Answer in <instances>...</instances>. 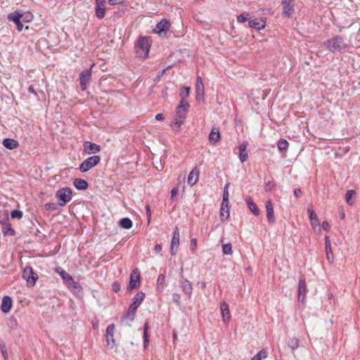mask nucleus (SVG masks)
I'll return each mask as SVG.
<instances>
[{
	"instance_id": "42",
	"label": "nucleus",
	"mask_w": 360,
	"mask_h": 360,
	"mask_svg": "<svg viewBox=\"0 0 360 360\" xmlns=\"http://www.w3.org/2000/svg\"><path fill=\"white\" fill-rule=\"evenodd\" d=\"M275 186H276V183L273 181H269L266 184L264 188H265L266 191H270L273 188H274Z\"/></svg>"
},
{
	"instance_id": "55",
	"label": "nucleus",
	"mask_w": 360,
	"mask_h": 360,
	"mask_svg": "<svg viewBox=\"0 0 360 360\" xmlns=\"http://www.w3.org/2000/svg\"><path fill=\"white\" fill-rule=\"evenodd\" d=\"M325 245H326L325 248H329V247H331V244H330V241L329 237L327 236L325 237Z\"/></svg>"
},
{
	"instance_id": "62",
	"label": "nucleus",
	"mask_w": 360,
	"mask_h": 360,
	"mask_svg": "<svg viewBox=\"0 0 360 360\" xmlns=\"http://www.w3.org/2000/svg\"><path fill=\"white\" fill-rule=\"evenodd\" d=\"M177 188H174L172 191H171V197L172 198H174L176 196V195L177 194Z\"/></svg>"
},
{
	"instance_id": "4",
	"label": "nucleus",
	"mask_w": 360,
	"mask_h": 360,
	"mask_svg": "<svg viewBox=\"0 0 360 360\" xmlns=\"http://www.w3.org/2000/svg\"><path fill=\"white\" fill-rule=\"evenodd\" d=\"M72 189L70 188H63L59 189L56 193V197L59 199V205L64 206L68 202L72 199Z\"/></svg>"
},
{
	"instance_id": "8",
	"label": "nucleus",
	"mask_w": 360,
	"mask_h": 360,
	"mask_svg": "<svg viewBox=\"0 0 360 360\" xmlns=\"http://www.w3.org/2000/svg\"><path fill=\"white\" fill-rule=\"evenodd\" d=\"M94 65L91 66L93 67ZM91 68L82 71L79 74V82L82 91H85L87 88V84L91 80Z\"/></svg>"
},
{
	"instance_id": "14",
	"label": "nucleus",
	"mask_w": 360,
	"mask_h": 360,
	"mask_svg": "<svg viewBox=\"0 0 360 360\" xmlns=\"http://www.w3.org/2000/svg\"><path fill=\"white\" fill-rule=\"evenodd\" d=\"M170 26L169 22L167 20L163 19L156 25L155 32L160 36H165L166 31Z\"/></svg>"
},
{
	"instance_id": "27",
	"label": "nucleus",
	"mask_w": 360,
	"mask_h": 360,
	"mask_svg": "<svg viewBox=\"0 0 360 360\" xmlns=\"http://www.w3.org/2000/svg\"><path fill=\"white\" fill-rule=\"evenodd\" d=\"M220 140V132L218 129L213 128L209 135V141L210 143L215 144Z\"/></svg>"
},
{
	"instance_id": "46",
	"label": "nucleus",
	"mask_w": 360,
	"mask_h": 360,
	"mask_svg": "<svg viewBox=\"0 0 360 360\" xmlns=\"http://www.w3.org/2000/svg\"><path fill=\"white\" fill-rule=\"evenodd\" d=\"M256 356L261 360L262 359H264L267 356V352L264 349H262L256 354Z\"/></svg>"
},
{
	"instance_id": "39",
	"label": "nucleus",
	"mask_w": 360,
	"mask_h": 360,
	"mask_svg": "<svg viewBox=\"0 0 360 360\" xmlns=\"http://www.w3.org/2000/svg\"><path fill=\"white\" fill-rule=\"evenodd\" d=\"M222 248H222L223 253L224 255H231L232 254V252H233L232 245L230 243L223 245Z\"/></svg>"
},
{
	"instance_id": "33",
	"label": "nucleus",
	"mask_w": 360,
	"mask_h": 360,
	"mask_svg": "<svg viewBox=\"0 0 360 360\" xmlns=\"http://www.w3.org/2000/svg\"><path fill=\"white\" fill-rule=\"evenodd\" d=\"M179 232L177 227L175 228L174 231L173 232V236L172 238L171 245H172V247L178 246L179 245Z\"/></svg>"
},
{
	"instance_id": "51",
	"label": "nucleus",
	"mask_w": 360,
	"mask_h": 360,
	"mask_svg": "<svg viewBox=\"0 0 360 360\" xmlns=\"http://www.w3.org/2000/svg\"><path fill=\"white\" fill-rule=\"evenodd\" d=\"M237 19L238 21L241 23L245 22L246 20H248L247 18L244 15V14H240L237 17Z\"/></svg>"
},
{
	"instance_id": "60",
	"label": "nucleus",
	"mask_w": 360,
	"mask_h": 360,
	"mask_svg": "<svg viewBox=\"0 0 360 360\" xmlns=\"http://www.w3.org/2000/svg\"><path fill=\"white\" fill-rule=\"evenodd\" d=\"M22 21L30 22L32 19V16L30 14L25 16V18H22Z\"/></svg>"
},
{
	"instance_id": "48",
	"label": "nucleus",
	"mask_w": 360,
	"mask_h": 360,
	"mask_svg": "<svg viewBox=\"0 0 360 360\" xmlns=\"http://www.w3.org/2000/svg\"><path fill=\"white\" fill-rule=\"evenodd\" d=\"M197 245V240L195 238H193L191 241V249L193 252L195 251V248Z\"/></svg>"
},
{
	"instance_id": "64",
	"label": "nucleus",
	"mask_w": 360,
	"mask_h": 360,
	"mask_svg": "<svg viewBox=\"0 0 360 360\" xmlns=\"http://www.w3.org/2000/svg\"><path fill=\"white\" fill-rule=\"evenodd\" d=\"M251 360H260L259 357H257L256 355H255Z\"/></svg>"
},
{
	"instance_id": "22",
	"label": "nucleus",
	"mask_w": 360,
	"mask_h": 360,
	"mask_svg": "<svg viewBox=\"0 0 360 360\" xmlns=\"http://www.w3.org/2000/svg\"><path fill=\"white\" fill-rule=\"evenodd\" d=\"M248 146V143L247 141H243L238 147L239 148V159L241 162H244L247 160L248 158V152L247 148Z\"/></svg>"
},
{
	"instance_id": "29",
	"label": "nucleus",
	"mask_w": 360,
	"mask_h": 360,
	"mask_svg": "<svg viewBox=\"0 0 360 360\" xmlns=\"http://www.w3.org/2000/svg\"><path fill=\"white\" fill-rule=\"evenodd\" d=\"M246 203L248 206V208L251 210V212L256 216L259 214V210L257 205L254 202L251 198H248L245 200Z\"/></svg>"
},
{
	"instance_id": "3",
	"label": "nucleus",
	"mask_w": 360,
	"mask_h": 360,
	"mask_svg": "<svg viewBox=\"0 0 360 360\" xmlns=\"http://www.w3.org/2000/svg\"><path fill=\"white\" fill-rule=\"evenodd\" d=\"M150 47L149 39L146 37H141L135 48L138 56L141 58H146L148 56Z\"/></svg>"
},
{
	"instance_id": "50",
	"label": "nucleus",
	"mask_w": 360,
	"mask_h": 360,
	"mask_svg": "<svg viewBox=\"0 0 360 360\" xmlns=\"http://www.w3.org/2000/svg\"><path fill=\"white\" fill-rule=\"evenodd\" d=\"M123 1L124 0H108V4L111 6H115L122 4Z\"/></svg>"
},
{
	"instance_id": "25",
	"label": "nucleus",
	"mask_w": 360,
	"mask_h": 360,
	"mask_svg": "<svg viewBox=\"0 0 360 360\" xmlns=\"http://www.w3.org/2000/svg\"><path fill=\"white\" fill-rule=\"evenodd\" d=\"M248 25L250 27L260 30L265 27V22L263 20L249 19Z\"/></svg>"
},
{
	"instance_id": "26",
	"label": "nucleus",
	"mask_w": 360,
	"mask_h": 360,
	"mask_svg": "<svg viewBox=\"0 0 360 360\" xmlns=\"http://www.w3.org/2000/svg\"><path fill=\"white\" fill-rule=\"evenodd\" d=\"M307 211L309 215V219L311 221V226L313 228L318 226L319 225V222L316 214L314 212L311 207H308Z\"/></svg>"
},
{
	"instance_id": "63",
	"label": "nucleus",
	"mask_w": 360,
	"mask_h": 360,
	"mask_svg": "<svg viewBox=\"0 0 360 360\" xmlns=\"http://www.w3.org/2000/svg\"><path fill=\"white\" fill-rule=\"evenodd\" d=\"M155 250L156 252H161L162 250V246L160 244H157L155 246Z\"/></svg>"
},
{
	"instance_id": "21",
	"label": "nucleus",
	"mask_w": 360,
	"mask_h": 360,
	"mask_svg": "<svg viewBox=\"0 0 360 360\" xmlns=\"http://www.w3.org/2000/svg\"><path fill=\"white\" fill-rule=\"evenodd\" d=\"M12 304H13L12 299L8 295L4 296L2 299V302H1V311L4 313L9 312L10 310L11 309Z\"/></svg>"
},
{
	"instance_id": "38",
	"label": "nucleus",
	"mask_w": 360,
	"mask_h": 360,
	"mask_svg": "<svg viewBox=\"0 0 360 360\" xmlns=\"http://www.w3.org/2000/svg\"><path fill=\"white\" fill-rule=\"evenodd\" d=\"M354 193L355 192L354 190H349L347 191L345 200L346 202L350 205H353L354 203V201L352 200V198Z\"/></svg>"
},
{
	"instance_id": "53",
	"label": "nucleus",
	"mask_w": 360,
	"mask_h": 360,
	"mask_svg": "<svg viewBox=\"0 0 360 360\" xmlns=\"http://www.w3.org/2000/svg\"><path fill=\"white\" fill-rule=\"evenodd\" d=\"M165 281V276L163 274H160L158 276V283L162 284Z\"/></svg>"
},
{
	"instance_id": "49",
	"label": "nucleus",
	"mask_w": 360,
	"mask_h": 360,
	"mask_svg": "<svg viewBox=\"0 0 360 360\" xmlns=\"http://www.w3.org/2000/svg\"><path fill=\"white\" fill-rule=\"evenodd\" d=\"M112 290L115 292H117L120 290V285L117 282H115L113 283L112 284Z\"/></svg>"
},
{
	"instance_id": "20",
	"label": "nucleus",
	"mask_w": 360,
	"mask_h": 360,
	"mask_svg": "<svg viewBox=\"0 0 360 360\" xmlns=\"http://www.w3.org/2000/svg\"><path fill=\"white\" fill-rule=\"evenodd\" d=\"M220 309L223 321L228 323L231 319L229 305L225 302H222L220 304Z\"/></svg>"
},
{
	"instance_id": "41",
	"label": "nucleus",
	"mask_w": 360,
	"mask_h": 360,
	"mask_svg": "<svg viewBox=\"0 0 360 360\" xmlns=\"http://www.w3.org/2000/svg\"><path fill=\"white\" fill-rule=\"evenodd\" d=\"M11 217L13 219H15V218L21 219L22 217V212L20 210H14L11 212Z\"/></svg>"
},
{
	"instance_id": "28",
	"label": "nucleus",
	"mask_w": 360,
	"mask_h": 360,
	"mask_svg": "<svg viewBox=\"0 0 360 360\" xmlns=\"http://www.w3.org/2000/svg\"><path fill=\"white\" fill-rule=\"evenodd\" d=\"M3 145L5 148L13 150L15 149L18 146V142L13 139H5L3 141Z\"/></svg>"
},
{
	"instance_id": "7",
	"label": "nucleus",
	"mask_w": 360,
	"mask_h": 360,
	"mask_svg": "<svg viewBox=\"0 0 360 360\" xmlns=\"http://www.w3.org/2000/svg\"><path fill=\"white\" fill-rule=\"evenodd\" d=\"M115 330V326L114 323L110 324L106 329L105 338L107 346L110 349H114L116 347L115 341L114 339V333Z\"/></svg>"
},
{
	"instance_id": "37",
	"label": "nucleus",
	"mask_w": 360,
	"mask_h": 360,
	"mask_svg": "<svg viewBox=\"0 0 360 360\" xmlns=\"http://www.w3.org/2000/svg\"><path fill=\"white\" fill-rule=\"evenodd\" d=\"M326 248V258L328 259V261L329 262V263L330 264H333L334 262V255L332 252V248L331 247H329V248Z\"/></svg>"
},
{
	"instance_id": "61",
	"label": "nucleus",
	"mask_w": 360,
	"mask_h": 360,
	"mask_svg": "<svg viewBox=\"0 0 360 360\" xmlns=\"http://www.w3.org/2000/svg\"><path fill=\"white\" fill-rule=\"evenodd\" d=\"M28 92H29V93H32V94H34V95H37V93H36V91H35V90H34V88L33 85H30V86L28 87Z\"/></svg>"
},
{
	"instance_id": "19",
	"label": "nucleus",
	"mask_w": 360,
	"mask_h": 360,
	"mask_svg": "<svg viewBox=\"0 0 360 360\" xmlns=\"http://www.w3.org/2000/svg\"><path fill=\"white\" fill-rule=\"evenodd\" d=\"M84 150L88 154L96 153L101 150V146L89 141H85L84 143Z\"/></svg>"
},
{
	"instance_id": "40",
	"label": "nucleus",
	"mask_w": 360,
	"mask_h": 360,
	"mask_svg": "<svg viewBox=\"0 0 360 360\" xmlns=\"http://www.w3.org/2000/svg\"><path fill=\"white\" fill-rule=\"evenodd\" d=\"M190 92L189 87H183L181 92L180 96L181 97V100H186V98L188 96Z\"/></svg>"
},
{
	"instance_id": "16",
	"label": "nucleus",
	"mask_w": 360,
	"mask_h": 360,
	"mask_svg": "<svg viewBox=\"0 0 360 360\" xmlns=\"http://www.w3.org/2000/svg\"><path fill=\"white\" fill-rule=\"evenodd\" d=\"M189 108V104L186 100H181L176 108V115L179 118H184L186 112Z\"/></svg>"
},
{
	"instance_id": "13",
	"label": "nucleus",
	"mask_w": 360,
	"mask_h": 360,
	"mask_svg": "<svg viewBox=\"0 0 360 360\" xmlns=\"http://www.w3.org/2000/svg\"><path fill=\"white\" fill-rule=\"evenodd\" d=\"M140 283L139 272L137 269L132 271L130 275L129 285L127 288L128 290L137 288Z\"/></svg>"
},
{
	"instance_id": "58",
	"label": "nucleus",
	"mask_w": 360,
	"mask_h": 360,
	"mask_svg": "<svg viewBox=\"0 0 360 360\" xmlns=\"http://www.w3.org/2000/svg\"><path fill=\"white\" fill-rule=\"evenodd\" d=\"M181 118H180L179 120H176L175 122L173 123L174 125H177L178 127H180L181 125L183 124L184 122V120H181Z\"/></svg>"
},
{
	"instance_id": "23",
	"label": "nucleus",
	"mask_w": 360,
	"mask_h": 360,
	"mask_svg": "<svg viewBox=\"0 0 360 360\" xmlns=\"http://www.w3.org/2000/svg\"><path fill=\"white\" fill-rule=\"evenodd\" d=\"M266 217L270 224L275 222V217L274 214V207L271 200H268L266 203Z\"/></svg>"
},
{
	"instance_id": "30",
	"label": "nucleus",
	"mask_w": 360,
	"mask_h": 360,
	"mask_svg": "<svg viewBox=\"0 0 360 360\" xmlns=\"http://www.w3.org/2000/svg\"><path fill=\"white\" fill-rule=\"evenodd\" d=\"M73 184L78 190H86L88 188V183L82 179H75Z\"/></svg>"
},
{
	"instance_id": "59",
	"label": "nucleus",
	"mask_w": 360,
	"mask_h": 360,
	"mask_svg": "<svg viewBox=\"0 0 360 360\" xmlns=\"http://www.w3.org/2000/svg\"><path fill=\"white\" fill-rule=\"evenodd\" d=\"M322 228L325 230V231H328V229H329V224L328 221H325L322 223Z\"/></svg>"
},
{
	"instance_id": "44",
	"label": "nucleus",
	"mask_w": 360,
	"mask_h": 360,
	"mask_svg": "<svg viewBox=\"0 0 360 360\" xmlns=\"http://www.w3.org/2000/svg\"><path fill=\"white\" fill-rule=\"evenodd\" d=\"M45 208L49 211H53L57 209V205L55 203H46L45 205Z\"/></svg>"
},
{
	"instance_id": "36",
	"label": "nucleus",
	"mask_w": 360,
	"mask_h": 360,
	"mask_svg": "<svg viewBox=\"0 0 360 360\" xmlns=\"http://www.w3.org/2000/svg\"><path fill=\"white\" fill-rule=\"evenodd\" d=\"M278 148L281 151L286 150L288 147V143L285 139H280L277 143Z\"/></svg>"
},
{
	"instance_id": "24",
	"label": "nucleus",
	"mask_w": 360,
	"mask_h": 360,
	"mask_svg": "<svg viewBox=\"0 0 360 360\" xmlns=\"http://www.w3.org/2000/svg\"><path fill=\"white\" fill-rule=\"evenodd\" d=\"M58 273L60 275L63 279L67 283L68 285L71 286L73 285L74 288L77 287V283L74 281L72 277L68 274L65 270L61 269L60 271H58Z\"/></svg>"
},
{
	"instance_id": "12",
	"label": "nucleus",
	"mask_w": 360,
	"mask_h": 360,
	"mask_svg": "<svg viewBox=\"0 0 360 360\" xmlns=\"http://www.w3.org/2000/svg\"><path fill=\"white\" fill-rule=\"evenodd\" d=\"M204 84L202 82V77L198 76L196 79L195 84V93H196V100L198 102H203L204 101Z\"/></svg>"
},
{
	"instance_id": "43",
	"label": "nucleus",
	"mask_w": 360,
	"mask_h": 360,
	"mask_svg": "<svg viewBox=\"0 0 360 360\" xmlns=\"http://www.w3.org/2000/svg\"><path fill=\"white\" fill-rule=\"evenodd\" d=\"M229 191H224L222 202H223V205H225L226 207H227V205H229Z\"/></svg>"
},
{
	"instance_id": "56",
	"label": "nucleus",
	"mask_w": 360,
	"mask_h": 360,
	"mask_svg": "<svg viewBox=\"0 0 360 360\" xmlns=\"http://www.w3.org/2000/svg\"><path fill=\"white\" fill-rule=\"evenodd\" d=\"M294 195L297 198L300 197L302 195V191L300 188H295L294 190Z\"/></svg>"
},
{
	"instance_id": "5",
	"label": "nucleus",
	"mask_w": 360,
	"mask_h": 360,
	"mask_svg": "<svg viewBox=\"0 0 360 360\" xmlns=\"http://www.w3.org/2000/svg\"><path fill=\"white\" fill-rule=\"evenodd\" d=\"M101 160V158L98 155H94L88 158L85 160H84L79 167V170L81 172H86L89 171L92 167L97 165Z\"/></svg>"
},
{
	"instance_id": "6",
	"label": "nucleus",
	"mask_w": 360,
	"mask_h": 360,
	"mask_svg": "<svg viewBox=\"0 0 360 360\" xmlns=\"http://www.w3.org/2000/svg\"><path fill=\"white\" fill-rule=\"evenodd\" d=\"M22 278L27 281L28 285L33 286L38 279V275L31 266H26L22 271Z\"/></svg>"
},
{
	"instance_id": "11",
	"label": "nucleus",
	"mask_w": 360,
	"mask_h": 360,
	"mask_svg": "<svg viewBox=\"0 0 360 360\" xmlns=\"http://www.w3.org/2000/svg\"><path fill=\"white\" fill-rule=\"evenodd\" d=\"M96 6H95V14L96 18L98 19H103L105 15V6L106 1L105 0H95Z\"/></svg>"
},
{
	"instance_id": "15",
	"label": "nucleus",
	"mask_w": 360,
	"mask_h": 360,
	"mask_svg": "<svg viewBox=\"0 0 360 360\" xmlns=\"http://www.w3.org/2000/svg\"><path fill=\"white\" fill-rule=\"evenodd\" d=\"M307 292L304 278H300L298 284V301L304 302Z\"/></svg>"
},
{
	"instance_id": "52",
	"label": "nucleus",
	"mask_w": 360,
	"mask_h": 360,
	"mask_svg": "<svg viewBox=\"0 0 360 360\" xmlns=\"http://www.w3.org/2000/svg\"><path fill=\"white\" fill-rule=\"evenodd\" d=\"M146 213H147V217H148V221L149 223L150 219L151 217V212H150V206L148 205L146 206Z\"/></svg>"
},
{
	"instance_id": "17",
	"label": "nucleus",
	"mask_w": 360,
	"mask_h": 360,
	"mask_svg": "<svg viewBox=\"0 0 360 360\" xmlns=\"http://www.w3.org/2000/svg\"><path fill=\"white\" fill-rule=\"evenodd\" d=\"M283 6V14L290 17L294 11V1L293 0H282Z\"/></svg>"
},
{
	"instance_id": "1",
	"label": "nucleus",
	"mask_w": 360,
	"mask_h": 360,
	"mask_svg": "<svg viewBox=\"0 0 360 360\" xmlns=\"http://www.w3.org/2000/svg\"><path fill=\"white\" fill-rule=\"evenodd\" d=\"M145 297V294L143 292H139L133 298V302L130 304L128 312L127 315H125L121 319V323L123 325L130 326L131 325V322L134 319V316L136 314V311L139 305L141 304Z\"/></svg>"
},
{
	"instance_id": "2",
	"label": "nucleus",
	"mask_w": 360,
	"mask_h": 360,
	"mask_svg": "<svg viewBox=\"0 0 360 360\" xmlns=\"http://www.w3.org/2000/svg\"><path fill=\"white\" fill-rule=\"evenodd\" d=\"M327 48L332 52L341 51L347 48V45L340 36H335L333 38L326 41Z\"/></svg>"
},
{
	"instance_id": "54",
	"label": "nucleus",
	"mask_w": 360,
	"mask_h": 360,
	"mask_svg": "<svg viewBox=\"0 0 360 360\" xmlns=\"http://www.w3.org/2000/svg\"><path fill=\"white\" fill-rule=\"evenodd\" d=\"M1 352H2V354H3V356H4V359H8V354H7L6 347L4 346L1 347Z\"/></svg>"
},
{
	"instance_id": "47",
	"label": "nucleus",
	"mask_w": 360,
	"mask_h": 360,
	"mask_svg": "<svg viewBox=\"0 0 360 360\" xmlns=\"http://www.w3.org/2000/svg\"><path fill=\"white\" fill-rule=\"evenodd\" d=\"M172 300L174 302L176 303L177 304H180L181 297L179 294L178 293H174L172 295Z\"/></svg>"
},
{
	"instance_id": "18",
	"label": "nucleus",
	"mask_w": 360,
	"mask_h": 360,
	"mask_svg": "<svg viewBox=\"0 0 360 360\" xmlns=\"http://www.w3.org/2000/svg\"><path fill=\"white\" fill-rule=\"evenodd\" d=\"M200 171L197 167L193 168L188 174V184L193 186L198 182L199 179Z\"/></svg>"
},
{
	"instance_id": "9",
	"label": "nucleus",
	"mask_w": 360,
	"mask_h": 360,
	"mask_svg": "<svg viewBox=\"0 0 360 360\" xmlns=\"http://www.w3.org/2000/svg\"><path fill=\"white\" fill-rule=\"evenodd\" d=\"M183 269L181 268V279H180V283H181V288L184 293L188 296V297H191L192 292H193V286L192 283L183 276Z\"/></svg>"
},
{
	"instance_id": "45",
	"label": "nucleus",
	"mask_w": 360,
	"mask_h": 360,
	"mask_svg": "<svg viewBox=\"0 0 360 360\" xmlns=\"http://www.w3.org/2000/svg\"><path fill=\"white\" fill-rule=\"evenodd\" d=\"M4 229H6V230L4 231V234H8V235H10V236H13L14 235L15 231H14L13 229H12L9 226V225L4 227Z\"/></svg>"
},
{
	"instance_id": "57",
	"label": "nucleus",
	"mask_w": 360,
	"mask_h": 360,
	"mask_svg": "<svg viewBox=\"0 0 360 360\" xmlns=\"http://www.w3.org/2000/svg\"><path fill=\"white\" fill-rule=\"evenodd\" d=\"M164 119H165V116L162 113H159L155 115V120L158 121H161V120H163Z\"/></svg>"
},
{
	"instance_id": "10",
	"label": "nucleus",
	"mask_w": 360,
	"mask_h": 360,
	"mask_svg": "<svg viewBox=\"0 0 360 360\" xmlns=\"http://www.w3.org/2000/svg\"><path fill=\"white\" fill-rule=\"evenodd\" d=\"M23 18V13L20 11H15L11 13L8 15V20L9 21H13L17 26V30L20 32L22 30L23 25L22 23L21 19Z\"/></svg>"
},
{
	"instance_id": "32",
	"label": "nucleus",
	"mask_w": 360,
	"mask_h": 360,
	"mask_svg": "<svg viewBox=\"0 0 360 360\" xmlns=\"http://www.w3.org/2000/svg\"><path fill=\"white\" fill-rule=\"evenodd\" d=\"M220 216L221 217V220L228 219V217H229V205H227V207H226V205H223V202H221L220 209Z\"/></svg>"
},
{
	"instance_id": "31",
	"label": "nucleus",
	"mask_w": 360,
	"mask_h": 360,
	"mask_svg": "<svg viewBox=\"0 0 360 360\" xmlns=\"http://www.w3.org/2000/svg\"><path fill=\"white\" fill-rule=\"evenodd\" d=\"M119 225L123 229H129L132 226V221L128 217L122 218L119 221Z\"/></svg>"
},
{
	"instance_id": "35",
	"label": "nucleus",
	"mask_w": 360,
	"mask_h": 360,
	"mask_svg": "<svg viewBox=\"0 0 360 360\" xmlns=\"http://www.w3.org/2000/svg\"><path fill=\"white\" fill-rule=\"evenodd\" d=\"M149 328L148 322H146L144 324V330H143V338H144V347H146L149 343V337L148 330Z\"/></svg>"
},
{
	"instance_id": "34",
	"label": "nucleus",
	"mask_w": 360,
	"mask_h": 360,
	"mask_svg": "<svg viewBox=\"0 0 360 360\" xmlns=\"http://www.w3.org/2000/svg\"><path fill=\"white\" fill-rule=\"evenodd\" d=\"M288 345L292 351L295 350L299 347V339L296 338L290 339Z\"/></svg>"
}]
</instances>
